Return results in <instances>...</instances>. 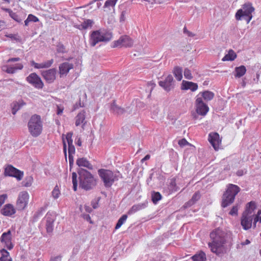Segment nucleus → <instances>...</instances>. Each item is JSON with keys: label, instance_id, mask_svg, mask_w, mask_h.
Masks as SVG:
<instances>
[{"label": "nucleus", "instance_id": "obj_61", "mask_svg": "<svg viewBox=\"0 0 261 261\" xmlns=\"http://www.w3.org/2000/svg\"><path fill=\"white\" fill-rule=\"evenodd\" d=\"M2 9L6 12H8L9 14L12 12V10L9 8H2Z\"/></svg>", "mask_w": 261, "mask_h": 261}, {"label": "nucleus", "instance_id": "obj_3", "mask_svg": "<svg viewBox=\"0 0 261 261\" xmlns=\"http://www.w3.org/2000/svg\"><path fill=\"white\" fill-rule=\"evenodd\" d=\"M255 208V203L254 201H250L247 204L246 210L243 213L241 219V224L244 230H248L251 227Z\"/></svg>", "mask_w": 261, "mask_h": 261}, {"label": "nucleus", "instance_id": "obj_8", "mask_svg": "<svg viewBox=\"0 0 261 261\" xmlns=\"http://www.w3.org/2000/svg\"><path fill=\"white\" fill-rule=\"evenodd\" d=\"M29 132L34 137L39 136L42 130V123L39 115L35 114L31 116L28 124Z\"/></svg>", "mask_w": 261, "mask_h": 261}, {"label": "nucleus", "instance_id": "obj_22", "mask_svg": "<svg viewBox=\"0 0 261 261\" xmlns=\"http://www.w3.org/2000/svg\"><path fill=\"white\" fill-rule=\"evenodd\" d=\"M198 89V85L197 83L192 82L182 81L181 89L183 90H190L192 92L196 91Z\"/></svg>", "mask_w": 261, "mask_h": 261}, {"label": "nucleus", "instance_id": "obj_7", "mask_svg": "<svg viewBox=\"0 0 261 261\" xmlns=\"http://www.w3.org/2000/svg\"><path fill=\"white\" fill-rule=\"evenodd\" d=\"M254 10L251 3H245L242 5L241 9L237 11L235 18L237 20L244 19L247 23H249L253 17L252 13Z\"/></svg>", "mask_w": 261, "mask_h": 261}, {"label": "nucleus", "instance_id": "obj_5", "mask_svg": "<svg viewBox=\"0 0 261 261\" xmlns=\"http://www.w3.org/2000/svg\"><path fill=\"white\" fill-rule=\"evenodd\" d=\"M112 33L106 30L100 29L94 31L90 35V44L92 46H94L99 42H109L112 39Z\"/></svg>", "mask_w": 261, "mask_h": 261}, {"label": "nucleus", "instance_id": "obj_49", "mask_svg": "<svg viewBox=\"0 0 261 261\" xmlns=\"http://www.w3.org/2000/svg\"><path fill=\"white\" fill-rule=\"evenodd\" d=\"M238 205H234L232 207L229 214L231 216H237L238 215Z\"/></svg>", "mask_w": 261, "mask_h": 261}, {"label": "nucleus", "instance_id": "obj_36", "mask_svg": "<svg viewBox=\"0 0 261 261\" xmlns=\"http://www.w3.org/2000/svg\"><path fill=\"white\" fill-rule=\"evenodd\" d=\"M246 72V67L241 65L239 67H237L235 68V74L234 76L236 77H241L243 76Z\"/></svg>", "mask_w": 261, "mask_h": 261}, {"label": "nucleus", "instance_id": "obj_10", "mask_svg": "<svg viewBox=\"0 0 261 261\" xmlns=\"http://www.w3.org/2000/svg\"><path fill=\"white\" fill-rule=\"evenodd\" d=\"M4 175L16 178L18 180L22 179L23 172L15 168L11 165H7L4 168Z\"/></svg>", "mask_w": 261, "mask_h": 261}, {"label": "nucleus", "instance_id": "obj_24", "mask_svg": "<svg viewBox=\"0 0 261 261\" xmlns=\"http://www.w3.org/2000/svg\"><path fill=\"white\" fill-rule=\"evenodd\" d=\"M46 218V229L48 233L51 232L54 229V223L55 218L50 214L47 213L45 216Z\"/></svg>", "mask_w": 261, "mask_h": 261}, {"label": "nucleus", "instance_id": "obj_11", "mask_svg": "<svg viewBox=\"0 0 261 261\" xmlns=\"http://www.w3.org/2000/svg\"><path fill=\"white\" fill-rule=\"evenodd\" d=\"M23 68L22 64L20 63L13 64L12 62H8V60L4 61L1 66L2 71L9 74H14L17 70H21Z\"/></svg>", "mask_w": 261, "mask_h": 261}, {"label": "nucleus", "instance_id": "obj_60", "mask_svg": "<svg viewBox=\"0 0 261 261\" xmlns=\"http://www.w3.org/2000/svg\"><path fill=\"white\" fill-rule=\"evenodd\" d=\"M150 155L149 154H147L145 156V157L144 158H143L141 160V162L143 163V162H144L145 161L148 160L150 159Z\"/></svg>", "mask_w": 261, "mask_h": 261}, {"label": "nucleus", "instance_id": "obj_14", "mask_svg": "<svg viewBox=\"0 0 261 261\" xmlns=\"http://www.w3.org/2000/svg\"><path fill=\"white\" fill-rule=\"evenodd\" d=\"M195 107L196 113L202 116H205L209 111L207 105L199 97H196Z\"/></svg>", "mask_w": 261, "mask_h": 261}, {"label": "nucleus", "instance_id": "obj_13", "mask_svg": "<svg viewBox=\"0 0 261 261\" xmlns=\"http://www.w3.org/2000/svg\"><path fill=\"white\" fill-rule=\"evenodd\" d=\"M159 85L164 90L169 92L175 86V82L172 75L169 74L159 82Z\"/></svg>", "mask_w": 261, "mask_h": 261}, {"label": "nucleus", "instance_id": "obj_37", "mask_svg": "<svg viewBox=\"0 0 261 261\" xmlns=\"http://www.w3.org/2000/svg\"><path fill=\"white\" fill-rule=\"evenodd\" d=\"M236 57L237 55L235 52L233 50L230 49L228 53L222 58V60L223 61H233Z\"/></svg>", "mask_w": 261, "mask_h": 261}, {"label": "nucleus", "instance_id": "obj_33", "mask_svg": "<svg viewBox=\"0 0 261 261\" xmlns=\"http://www.w3.org/2000/svg\"><path fill=\"white\" fill-rule=\"evenodd\" d=\"M0 253L1 254L0 261H12L9 252L5 249H2L0 250Z\"/></svg>", "mask_w": 261, "mask_h": 261}, {"label": "nucleus", "instance_id": "obj_59", "mask_svg": "<svg viewBox=\"0 0 261 261\" xmlns=\"http://www.w3.org/2000/svg\"><path fill=\"white\" fill-rule=\"evenodd\" d=\"M92 205L94 209L97 208L98 206V200H97L96 201H92Z\"/></svg>", "mask_w": 261, "mask_h": 261}, {"label": "nucleus", "instance_id": "obj_42", "mask_svg": "<svg viewBox=\"0 0 261 261\" xmlns=\"http://www.w3.org/2000/svg\"><path fill=\"white\" fill-rule=\"evenodd\" d=\"M61 195L60 190L58 186H56L51 192V196L54 199H58Z\"/></svg>", "mask_w": 261, "mask_h": 261}, {"label": "nucleus", "instance_id": "obj_18", "mask_svg": "<svg viewBox=\"0 0 261 261\" xmlns=\"http://www.w3.org/2000/svg\"><path fill=\"white\" fill-rule=\"evenodd\" d=\"M208 141L215 150H218L221 143V139L217 133H211L208 135Z\"/></svg>", "mask_w": 261, "mask_h": 261}, {"label": "nucleus", "instance_id": "obj_63", "mask_svg": "<svg viewBox=\"0 0 261 261\" xmlns=\"http://www.w3.org/2000/svg\"><path fill=\"white\" fill-rule=\"evenodd\" d=\"M250 243V241L249 240L247 239L245 240V242H242L241 245L242 246H244V245H248Z\"/></svg>", "mask_w": 261, "mask_h": 261}, {"label": "nucleus", "instance_id": "obj_39", "mask_svg": "<svg viewBox=\"0 0 261 261\" xmlns=\"http://www.w3.org/2000/svg\"><path fill=\"white\" fill-rule=\"evenodd\" d=\"M93 22L92 20L90 19H87L84 21L83 23H82L80 25H79L80 29H87L89 27H91L92 25Z\"/></svg>", "mask_w": 261, "mask_h": 261}, {"label": "nucleus", "instance_id": "obj_17", "mask_svg": "<svg viewBox=\"0 0 261 261\" xmlns=\"http://www.w3.org/2000/svg\"><path fill=\"white\" fill-rule=\"evenodd\" d=\"M133 40L127 36H122L118 40L114 42L113 47H130L133 45Z\"/></svg>", "mask_w": 261, "mask_h": 261}, {"label": "nucleus", "instance_id": "obj_21", "mask_svg": "<svg viewBox=\"0 0 261 261\" xmlns=\"http://www.w3.org/2000/svg\"><path fill=\"white\" fill-rule=\"evenodd\" d=\"M16 213V208L10 203L5 204L1 210V213L5 216L11 217Z\"/></svg>", "mask_w": 261, "mask_h": 261}, {"label": "nucleus", "instance_id": "obj_4", "mask_svg": "<svg viewBox=\"0 0 261 261\" xmlns=\"http://www.w3.org/2000/svg\"><path fill=\"white\" fill-rule=\"evenodd\" d=\"M98 174L106 188L111 187L115 181H118L121 177L119 172H113L105 169H99Z\"/></svg>", "mask_w": 261, "mask_h": 261}, {"label": "nucleus", "instance_id": "obj_58", "mask_svg": "<svg viewBox=\"0 0 261 261\" xmlns=\"http://www.w3.org/2000/svg\"><path fill=\"white\" fill-rule=\"evenodd\" d=\"M20 60V59L18 57L17 58H10L8 60V62H18Z\"/></svg>", "mask_w": 261, "mask_h": 261}, {"label": "nucleus", "instance_id": "obj_46", "mask_svg": "<svg viewBox=\"0 0 261 261\" xmlns=\"http://www.w3.org/2000/svg\"><path fill=\"white\" fill-rule=\"evenodd\" d=\"M184 76L186 79L188 80H191L193 78V76L191 74V70L188 69V68H186L184 70Z\"/></svg>", "mask_w": 261, "mask_h": 261}, {"label": "nucleus", "instance_id": "obj_55", "mask_svg": "<svg viewBox=\"0 0 261 261\" xmlns=\"http://www.w3.org/2000/svg\"><path fill=\"white\" fill-rule=\"evenodd\" d=\"M247 172V170L246 169H241V170H239L236 174L238 176H241L242 175H243L244 174L246 173Z\"/></svg>", "mask_w": 261, "mask_h": 261}, {"label": "nucleus", "instance_id": "obj_16", "mask_svg": "<svg viewBox=\"0 0 261 261\" xmlns=\"http://www.w3.org/2000/svg\"><path fill=\"white\" fill-rule=\"evenodd\" d=\"M57 69L55 68L43 70L41 72V75L48 84L53 83L56 79Z\"/></svg>", "mask_w": 261, "mask_h": 261}, {"label": "nucleus", "instance_id": "obj_52", "mask_svg": "<svg viewBox=\"0 0 261 261\" xmlns=\"http://www.w3.org/2000/svg\"><path fill=\"white\" fill-rule=\"evenodd\" d=\"M261 214V210L258 211L257 215L254 216V224L255 226L257 222L259 221L261 223V217L258 218V216Z\"/></svg>", "mask_w": 261, "mask_h": 261}, {"label": "nucleus", "instance_id": "obj_9", "mask_svg": "<svg viewBox=\"0 0 261 261\" xmlns=\"http://www.w3.org/2000/svg\"><path fill=\"white\" fill-rule=\"evenodd\" d=\"M29 198L30 196L28 192L22 191L20 192L16 202V209L18 211H22L26 208L28 204Z\"/></svg>", "mask_w": 261, "mask_h": 261}, {"label": "nucleus", "instance_id": "obj_62", "mask_svg": "<svg viewBox=\"0 0 261 261\" xmlns=\"http://www.w3.org/2000/svg\"><path fill=\"white\" fill-rule=\"evenodd\" d=\"M75 143L79 146H81L82 145V141L81 138H78L77 140L76 141Z\"/></svg>", "mask_w": 261, "mask_h": 261}, {"label": "nucleus", "instance_id": "obj_29", "mask_svg": "<svg viewBox=\"0 0 261 261\" xmlns=\"http://www.w3.org/2000/svg\"><path fill=\"white\" fill-rule=\"evenodd\" d=\"M110 111L116 115H122L124 112V110L118 106L115 102V101H113V103L111 105Z\"/></svg>", "mask_w": 261, "mask_h": 261}, {"label": "nucleus", "instance_id": "obj_41", "mask_svg": "<svg viewBox=\"0 0 261 261\" xmlns=\"http://www.w3.org/2000/svg\"><path fill=\"white\" fill-rule=\"evenodd\" d=\"M127 218V215H123L118 220L115 229H118L124 223Z\"/></svg>", "mask_w": 261, "mask_h": 261}, {"label": "nucleus", "instance_id": "obj_45", "mask_svg": "<svg viewBox=\"0 0 261 261\" xmlns=\"http://www.w3.org/2000/svg\"><path fill=\"white\" fill-rule=\"evenodd\" d=\"M118 0H107L106 1L104 7L108 8L114 7Z\"/></svg>", "mask_w": 261, "mask_h": 261}, {"label": "nucleus", "instance_id": "obj_43", "mask_svg": "<svg viewBox=\"0 0 261 261\" xmlns=\"http://www.w3.org/2000/svg\"><path fill=\"white\" fill-rule=\"evenodd\" d=\"M72 179L73 184V189L74 191L77 190V174L75 172L72 173Z\"/></svg>", "mask_w": 261, "mask_h": 261}, {"label": "nucleus", "instance_id": "obj_50", "mask_svg": "<svg viewBox=\"0 0 261 261\" xmlns=\"http://www.w3.org/2000/svg\"><path fill=\"white\" fill-rule=\"evenodd\" d=\"M44 211V209L43 207H41L39 210H38L37 212L35 213L34 215V218L35 219H37L38 217H40Z\"/></svg>", "mask_w": 261, "mask_h": 261}, {"label": "nucleus", "instance_id": "obj_2", "mask_svg": "<svg viewBox=\"0 0 261 261\" xmlns=\"http://www.w3.org/2000/svg\"><path fill=\"white\" fill-rule=\"evenodd\" d=\"M80 187L88 191L93 189L96 185V181L93 175L86 169L80 168L79 169Z\"/></svg>", "mask_w": 261, "mask_h": 261}, {"label": "nucleus", "instance_id": "obj_51", "mask_svg": "<svg viewBox=\"0 0 261 261\" xmlns=\"http://www.w3.org/2000/svg\"><path fill=\"white\" fill-rule=\"evenodd\" d=\"M28 17V20H29L30 22H36L39 21V19L33 14H29Z\"/></svg>", "mask_w": 261, "mask_h": 261}, {"label": "nucleus", "instance_id": "obj_47", "mask_svg": "<svg viewBox=\"0 0 261 261\" xmlns=\"http://www.w3.org/2000/svg\"><path fill=\"white\" fill-rule=\"evenodd\" d=\"M57 51L60 53H66V48L64 45L62 44L59 43L57 45Z\"/></svg>", "mask_w": 261, "mask_h": 261}, {"label": "nucleus", "instance_id": "obj_56", "mask_svg": "<svg viewBox=\"0 0 261 261\" xmlns=\"http://www.w3.org/2000/svg\"><path fill=\"white\" fill-rule=\"evenodd\" d=\"M49 261H61V256L59 255L51 257Z\"/></svg>", "mask_w": 261, "mask_h": 261}, {"label": "nucleus", "instance_id": "obj_53", "mask_svg": "<svg viewBox=\"0 0 261 261\" xmlns=\"http://www.w3.org/2000/svg\"><path fill=\"white\" fill-rule=\"evenodd\" d=\"M184 33L186 34L188 37H194L195 36V35L192 32L188 31L186 27H184L183 29Z\"/></svg>", "mask_w": 261, "mask_h": 261}, {"label": "nucleus", "instance_id": "obj_26", "mask_svg": "<svg viewBox=\"0 0 261 261\" xmlns=\"http://www.w3.org/2000/svg\"><path fill=\"white\" fill-rule=\"evenodd\" d=\"M214 93L210 91H204L203 92H200L196 96V97L200 98L203 100H204L206 101H210L214 98Z\"/></svg>", "mask_w": 261, "mask_h": 261}, {"label": "nucleus", "instance_id": "obj_27", "mask_svg": "<svg viewBox=\"0 0 261 261\" xmlns=\"http://www.w3.org/2000/svg\"><path fill=\"white\" fill-rule=\"evenodd\" d=\"M76 164L79 167H84L90 170L93 169L92 164L85 158L77 159L76 161Z\"/></svg>", "mask_w": 261, "mask_h": 261}, {"label": "nucleus", "instance_id": "obj_48", "mask_svg": "<svg viewBox=\"0 0 261 261\" xmlns=\"http://www.w3.org/2000/svg\"><path fill=\"white\" fill-rule=\"evenodd\" d=\"M9 16L17 22H20L21 21V19L20 18L18 15L13 11L9 14Z\"/></svg>", "mask_w": 261, "mask_h": 261}, {"label": "nucleus", "instance_id": "obj_6", "mask_svg": "<svg viewBox=\"0 0 261 261\" xmlns=\"http://www.w3.org/2000/svg\"><path fill=\"white\" fill-rule=\"evenodd\" d=\"M240 191L239 186L233 184L228 185L227 190L222 197V206L226 207L233 203L236 196Z\"/></svg>", "mask_w": 261, "mask_h": 261}, {"label": "nucleus", "instance_id": "obj_30", "mask_svg": "<svg viewBox=\"0 0 261 261\" xmlns=\"http://www.w3.org/2000/svg\"><path fill=\"white\" fill-rule=\"evenodd\" d=\"M200 194L199 192H197L194 194L192 198L187 202H186L185 205V207H189L192 205H193L196 202H197L200 198Z\"/></svg>", "mask_w": 261, "mask_h": 261}, {"label": "nucleus", "instance_id": "obj_20", "mask_svg": "<svg viewBox=\"0 0 261 261\" xmlns=\"http://www.w3.org/2000/svg\"><path fill=\"white\" fill-rule=\"evenodd\" d=\"M73 68V65L69 62H64L61 64L59 66L60 76L61 77L66 75L69 70Z\"/></svg>", "mask_w": 261, "mask_h": 261}, {"label": "nucleus", "instance_id": "obj_23", "mask_svg": "<svg viewBox=\"0 0 261 261\" xmlns=\"http://www.w3.org/2000/svg\"><path fill=\"white\" fill-rule=\"evenodd\" d=\"M54 62V61L53 59H51L41 63H37L34 61H32L31 62V64L36 69L48 68L52 65Z\"/></svg>", "mask_w": 261, "mask_h": 261}, {"label": "nucleus", "instance_id": "obj_19", "mask_svg": "<svg viewBox=\"0 0 261 261\" xmlns=\"http://www.w3.org/2000/svg\"><path fill=\"white\" fill-rule=\"evenodd\" d=\"M73 135L72 132H68L66 135H62V142L63 145V152L65 155V158L67 156V144L68 146H71L73 144V140L72 138Z\"/></svg>", "mask_w": 261, "mask_h": 261}, {"label": "nucleus", "instance_id": "obj_35", "mask_svg": "<svg viewBox=\"0 0 261 261\" xmlns=\"http://www.w3.org/2000/svg\"><path fill=\"white\" fill-rule=\"evenodd\" d=\"M146 205L143 203H139L138 204L134 205L128 211V215H132L136 212L145 208Z\"/></svg>", "mask_w": 261, "mask_h": 261}, {"label": "nucleus", "instance_id": "obj_28", "mask_svg": "<svg viewBox=\"0 0 261 261\" xmlns=\"http://www.w3.org/2000/svg\"><path fill=\"white\" fill-rule=\"evenodd\" d=\"M85 114L86 112L85 111H82L75 117V125L76 126H79L81 124H82L83 125H85L86 123L85 121Z\"/></svg>", "mask_w": 261, "mask_h": 261}, {"label": "nucleus", "instance_id": "obj_57", "mask_svg": "<svg viewBox=\"0 0 261 261\" xmlns=\"http://www.w3.org/2000/svg\"><path fill=\"white\" fill-rule=\"evenodd\" d=\"M63 108L57 106V114L58 115H61L63 112Z\"/></svg>", "mask_w": 261, "mask_h": 261}, {"label": "nucleus", "instance_id": "obj_64", "mask_svg": "<svg viewBox=\"0 0 261 261\" xmlns=\"http://www.w3.org/2000/svg\"><path fill=\"white\" fill-rule=\"evenodd\" d=\"M85 208L86 211L88 213H91L92 211V208L88 206H85Z\"/></svg>", "mask_w": 261, "mask_h": 261}, {"label": "nucleus", "instance_id": "obj_34", "mask_svg": "<svg viewBox=\"0 0 261 261\" xmlns=\"http://www.w3.org/2000/svg\"><path fill=\"white\" fill-rule=\"evenodd\" d=\"M173 73L178 81H180L182 79V69L179 66H176L173 70Z\"/></svg>", "mask_w": 261, "mask_h": 261}, {"label": "nucleus", "instance_id": "obj_15", "mask_svg": "<svg viewBox=\"0 0 261 261\" xmlns=\"http://www.w3.org/2000/svg\"><path fill=\"white\" fill-rule=\"evenodd\" d=\"M12 233L11 230L3 232L1 236L0 241L4 246L8 250H11L14 247V244L12 242Z\"/></svg>", "mask_w": 261, "mask_h": 261}, {"label": "nucleus", "instance_id": "obj_44", "mask_svg": "<svg viewBox=\"0 0 261 261\" xmlns=\"http://www.w3.org/2000/svg\"><path fill=\"white\" fill-rule=\"evenodd\" d=\"M33 181V178L32 176H30L28 177H27L25 179V180L23 181V185L25 187H30L32 182Z\"/></svg>", "mask_w": 261, "mask_h": 261}, {"label": "nucleus", "instance_id": "obj_32", "mask_svg": "<svg viewBox=\"0 0 261 261\" xmlns=\"http://www.w3.org/2000/svg\"><path fill=\"white\" fill-rule=\"evenodd\" d=\"M25 103L22 100L13 102L11 105L12 113L15 115L23 106L25 105Z\"/></svg>", "mask_w": 261, "mask_h": 261}, {"label": "nucleus", "instance_id": "obj_31", "mask_svg": "<svg viewBox=\"0 0 261 261\" xmlns=\"http://www.w3.org/2000/svg\"><path fill=\"white\" fill-rule=\"evenodd\" d=\"M68 153L69 166H71L74 163L73 155L75 153V149L73 145L68 146Z\"/></svg>", "mask_w": 261, "mask_h": 261}, {"label": "nucleus", "instance_id": "obj_12", "mask_svg": "<svg viewBox=\"0 0 261 261\" xmlns=\"http://www.w3.org/2000/svg\"><path fill=\"white\" fill-rule=\"evenodd\" d=\"M28 83L37 89H42L44 84L40 77L36 73H32L26 77Z\"/></svg>", "mask_w": 261, "mask_h": 261}, {"label": "nucleus", "instance_id": "obj_25", "mask_svg": "<svg viewBox=\"0 0 261 261\" xmlns=\"http://www.w3.org/2000/svg\"><path fill=\"white\" fill-rule=\"evenodd\" d=\"M178 190L179 188L176 185L175 179L173 178L170 179V182L168 185L167 189H165L164 191L168 195H169L173 192L177 191Z\"/></svg>", "mask_w": 261, "mask_h": 261}, {"label": "nucleus", "instance_id": "obj_40", "mask_svg": "<svg viewBox=\"0 0 261 261\" xmlns=\"http://www.w3.org/2000/svg\"><path fill=\"white\" fill-rule=\"evenodd\" d=\"M162 198L161 194L158 192H153L151 193V199L153 203L156 204Z\"/></svg>", "mask_w": 261, "mask_h": 261}, {"label": "nucleus", "instance_id": "obj_54", "mask_svg": "<svg viewBox=\"0 0 261 261\" xmlns=\"http://www.w3.org/2000/svg\"><path fill=\"white\" fill-rule=\"evenodd\" d=\"M188 144V142L185 139H182L178 141V144L180 146L183 147Z\"/></svg>", "mask_w": 261, "mask_h": 261}, {"label": "nucleus", "instance_id": "obj_1", "mask_svg": "<svg viewBox=\"0 0 261 261\" xmlns=\"http://www.w3.org/2000/svg\"><path fill=\"white\" fill-rule=\"evenodd\" d=\"M226 233L219 228L216 229L210 233V238L212 242L208 243V247L212 252L219 255L221 253V248L226 242Z\"/></svg>", "mask_w": 261, "mask_h": 261}, {"label": "nucleus", "instance_id": "obj_38", "mask_svg": "<svg viewBox=\"0 0 261 261\" xmlns=\"http://www.w3.org/2000/svg\"><path fill=\"white\" fill-rule=\"evenodd\" d=\"M192 259L193 261H206V255L201 251L193 256Z\"/></svg>", "mask_w": 261, "mask_h": 261}]
</instances>
